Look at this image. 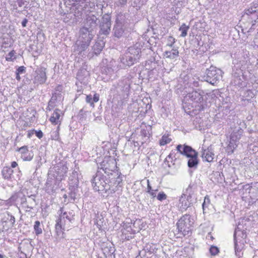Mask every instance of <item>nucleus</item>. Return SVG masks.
Listing matches in <instances>:
<instances>
[{"label": "nucleus", "mask_w": 258, "mask_h": 258, "mask_svg": "<svg viewBox=\"0 0 258 258\" xmlns=\"http://www.w3.org/2000/svg\"><path fill=\"white\" fill-rule=\"evenodd\" d=\"M17 3L19 7H21L24 4V2L22 0H18Z\"/></svg>", "instance_id": "53"}, {"label": "nucleus", "mask_w": 258, "mask_h": 258, "mask_svg": "<svg viewBox=\"0 0 258 258\" xmlns=\"http://www.w3.org/2000/svg\"><path fill=\"white\" fill-rule=\"evenodd\" d=\"M104 46V43L102 41H99L95 43L93 46L95 54H99Z\"/></svg>", "instance_id": "27"}, {"label": "nucleus", "mask_w": 258, "mask_h": 258, "mask_svg": "<svg viewBox=\"0 0 258 258\" xmlns=\"http://www.w3.org/2000/svg\"><path fill=\"white\" fill-rule=\"evenodd\" d=\"M92 186L95 190L97 191H107L110 185L106 182L105 177L100 173L96 174L92 180Z\"/></svg>", "instance_id": "7"}, {"label": "nucleus", "mask_w": 258, "mask_h": 258, "mask_svg": "<svg viewBox=\"0 0 258 258\" xmlns=\"http://www.w3.org/2000/svg\"><path fill=\"white\" fill-rule=\"evenodd\" d=\"M35 135L39 139H41L42 138L43 136V134L42 132L40 130L39 131H35Z\"/></svg>", "instance_id": "46"}, {"label": "nucleus", "mask_w": 258, "mask_h": 258, "mask_svg": "<svg viewBox=\"0 0 258 258\" xmlns=\"http://www.w3.org/2000/svg\"><path fill=\"white\" fill-rule=\"evenodd\" d=\"M55 173L53 175L55 176L58 181H61L66 176L68 171V167L63 162L57 163L53 168Z\"/></svg>", "instance_id": "10"}, {"label": "nucleus", "mask_w": 258, "mask_h": 258, "mask_svg": "<svg viewBox=\"0 0 258 258\" xmlns=\"http://www.w3.org/2000/svg\"><path fill=\"white\" fill-rule=\"evenodd\" d=\"M13 172V170L9 167H5L2 171L3 176L6 179H11Z\"/></svg>", "instance_id": "25"}, {"label": "nucleus", "mask_w": 258, "mask_h": 258, "mask_svg": "<svg viewBox=\"0 0 258 258\" xmlns=\"http://www.w3.org/2000/svg\"><path fill=\"white\" fill-rule=\"evenodd\" d=\"M27 22H28V20L26 19H24L22 22V26L24 27H26V24Z\"/></svg>", "instance_id": "52"}, {"label": "nucleus", "mask_w": 258, "mask_h": 258, "mask_svg": "<svg viewBox=\"0 0 258 258\" xmlns=\"http://www.w3.org/2000/svg\"><path fill=\"white\" fill-rule=\"evenodd\" d=\"M198 156L189 157L188 161V166L190 168H196L198 164V160L197 159Z\"/></svg>", "instance_id": "28"}, {"label": "nucleus", "mask_w": 258, "mask_h": 258, "mask_svg": "<svg viewBox=\"0 0 258 258\" xmlns=\"http://www.w3.org/2000/svg\"><path fill=\"white\" fill-rule=\"evenodd\" d=\"M238 142L239 141L234 140L232 138H229V140L227 143V146L225 147V151L228 154H231L234 152Z\"/></svg>", "instance_id": "21"}, {"label": "nucleus", "mask_w": 258, "mask_h": 258, "mask_svg": "<svg viewBox=\"0 0 258 258\" xmlns=\"http://www.w3.org/2000/svg\"><path fill=\"white\" fill-rule=\"evenodd\" d=\"M5 219V220L4 221V222L9 223L8 228H12L14 226L15 223V218L13 215L10 214L9 213H8L7 216H6L4 218L3 220H4Z\"/></svg>", "instance_id": "26"}, {"label": "nucleus", "mask_w": 258, "mask_h": 258, "mask_svg": "<svg viewBox=\"0 0 258 258\" xmlns=\"http://www.w3.org/2000/svg\"><path fill=\"white\" fill-rule=\"evenodd\" d=\"M89 3V5L91 4L92 5V7H94L95 6V5H94V4L93 3H92V4L90 3Z\"/></svg>", "instance_id": "58"}, {"label": "nucleus", "mask_w": 258, "mask_h": 258, "mask_svg": "<svg viewBox=\"0 0 258 258\" xmlns=\"http://www.w3.org/2000/svg\"><path fill=\"white\" fill-rule=\"evenodd\" d=\"M121 181H122L121 178L120 177L118 176L117 177L116 180L115 182V184H116V186H120L119 184L121 182Z\"/></svg>", "instance_id": "49"}, {"label": "nucleus", "mask_w": 258, "mask_h": 258, "mask_svg": "<svg viewBox=\"0 0 258 258\" xmlns=\"http://www.w3.org/2000/svg\"><path fill=\"white\" fill-rule=\"evenodd\" d=\"M4 256L1 254H0V258H4Z\"/></svg>", "instance_id": "59"}, {"label": "nucleus", "mask_w": 258, "mask_h": 258, "mask_svg": "<svg viewBox=\"0 0 258 258\" xmlns=\"http://www.w3.org/2000/svg\"><path fill=\"white\" fill-rule=\"evenodd\" d=\"M34 229L36 235H39L42 233V230L40 227V223L39 221L35 222Z\"/></svg>", "instance_id": "32"}, {"label": "nucleus", "mask_w": 258, "mask_h": 258, "mask_svg": "<svg viewBox=\"0 0 258 258\" xmlns=\"http://www.w3.org/2000/svg\"><path fill=\"white\" fill-rule=\"evenodd\" d=\"M234 237L235 255L240 258L243 255L242 251L246 243V234L244 230H241L239 227H237L235 230Z\"/></svg>", "instance_id": "4"}, {"label": "nucleus", "mask_w": 258, "mask_h": 258, "mask_svg": "<svg viewBox=\"0 0 258 258\" xmlns=\"http://www.w3.org/2000/svg\"><path fill=\"white\" fill-rule=\"evenodd\" d=\"M171 141V139L169 138L168 135H164L160 140V145L164 146Z\"/></svg>", "instance_id": "30"}, {"label": "nucleus", "mask_w": 258, "mask_h": 258, "mask_svg": "<svg viewBox=\"0 0 258 258\" xmlns=\"http://www.w3.org/2000/svg\"><path fill=\"white\" fill-rule=\"evenodd\" d=\"M178 55L179 51L176 48H173L171 51H165L163 54L164 57L170 59H175Z\"/></svg>", "instance_id": "23"}, {"label": "nucleus", "mask_w": 258, "mask_h": 258, "mask_svg": "<svg viewBox=\"0 0 258 258\" xmlns=\"http://www.w3.org/2000/svg\"><path fill=\"white\" fill-rule=\"evenodd\" d=\"M99 100V95L97 94H95L94 95L93 98H92V101L93 102H97Z\"/></svg>", "instance_id": "47"}, {"label": "nucleus", "mask_w": 258, "mask_h": 258, "mask_svg": "<svg viewBox=\"0 0 258 258\" xmlns=\"http://www.w3.org/2000/svg\"><path fill=\"white\" fill-rule=\"evenodd\" d=\"M59 212V215L60 216V220H61L60 222L63 219H66V220H68V223H69L71 220L70 213H68L67 212H64L63 209L62 208L60 209Z\"/></svg>", "instance_id": "29"}, {"label": "nucleus", "mask_w": 258, "mask_h": 258, "mask_svg": "<svg viewBox=\"0 0 258 258\" xmlns=\"http://www.w3.org/2000/svg\"><path fill=\"white\" fill-rule=\"evenodd\" d=\"M240 21L245 24L247 28L250 25L249 29H254L258 25V4H254L245 10Z\"/></svg>", "instance_id": "2"}, {"label": "nucleus", "mask_w": 258, "mask_h": 258, "mask_svg": "<svg viewBox=\"0 0 258 258\" xmlns=\"http://www.w3.org/2000/svg\"><path fill=\"white\" fill-rule=\"evenodd\" d=\"M20 74H18L17 73H16V79L17 80H20L21 79V77L19 75Z\"/></svg>", "instance_id": "55"}, {"label": "nucleus", "mask_w": 258, "mask_h": 258, "mask_svg": "<svg viewBox=\"0 0 258 258\" xmlns=\"http://www.w3.org/2000/svg\"><path fill=\"white\" fill-rule=\"evenodd\" d=\"M191 198L189 196H186L185 195L182 196L179 199V207L181 211H184L187 209L191 204L189 201V199Z\"/></svg>", "instance_id": "19"}, {"label": "nucleus", "mask_w": 258, "mask_h": 258, "mask_svg": "<svg viewBox=\"0 0 258 258\" xmlns=\"http://www.w3.org/2000/svg\"><path fill=\"white\" fill-rule=\"evenodd\" d=\"M18 166V164L16 162L13 161L11 163V167L12 168H15Z\"/></svg>", "instance_id": "54"}, {"label": "nucleus", "mask_w": 258, "mask_h": 258, "mask_svg": "<svg viewBox=\"0 0 258 258\" xmlns=\"http://www.w3.org/2000/svg\"><path fill=\"white\" fill-rule=\"evenodd\" d=\"M241 123V121L239 120V121H237L236 123H234L233 124L231 125L230 138L239 141L243 133V130L240 126Z\"/></svg>", "instance_id": "13"}, {"label": "nucleus", "mask_w": 258, "mask_h": 258, "mask_svg": "<svg viewBox=\"0 0 258 258\" xmlns=\"http://www.w3.org/2000/svg\"><path fill=\"white\" fill-rule=\"evenodd\" d=\"M98 18L94 15H91L87 17L84 27H88V29H93L97 26Z\"/></svg>", "instance_id": "20"}, {"label": "nucleus", "mask_w": 258, "mask_h": 258, "mask_svg": "<svg viewBox=\"0 0 258 258\" xmlns=\"http://www.w3.org/2000/svg\"><path fill=\"white\" fill-rule=\"evenodd\" d=\"M204 92L202 90L198 89V91H194L188 94V97L191 100L195 102H201L203 100V94Z\"/></svg>", "instance_id": "18"}, {"label": "nucleus", "mask_w": 258, "mask_h": 258, "mask_svg": "<svg viewBox=\"0 0 258 258\" xmlns=\"http://www.w3.org/2000/svg\"><path fill=\"white\" fill-rule=\"evenodd\" d=\"M193 222L191 221L190 216L185 214L180 218L176 223L178 231L183 235H188L191 231V227Z\"/></svg>", "instance_id": "6"}, {"label": "nucleus", "mask_w": 258, "mask_h": 258, "mask_svg": "<svg viewBox=\"0 0 258 258\" xmlns=\"http://www.w3.org/2000/svg\"><path fill=\"white\" fill-rule=\"evenodd\" d=\"M257 64H258V58H257Z\"/></svg>", "instance_id": "61"}, {"label": "nucleus", "mask_w": 258, "mask_h": 258, "mask_svg": "<svg viewBox=\"0 0 258 258\" xmlns=\"http://www.w3.org/2000/svg\"><path fill=\"white\" fill-rule=\"evenodd\" d=\"M209 250L210 253L212 255H215L217 254L219 252V248L215 246H211Z\"/></svg>", "instance_id": "36"}, {"label": "nucleus", "mask_w": 258, "mask_h": 258, "mask_svg": "<svg viewBox=\"0 0 258 258\" xmlns=\"http://www.w3.org/2000/svg\"><path fill=\"white\" fill-rule=\"evenodd\" d=\"M94 34L92 29L83 27L79 31V36L74 46V52L80 54L84 51L89 46Z\"/></svg>", "instance_id": "1"}, {"label": "nucleus", "mask_w": 258, "mask_h": 258, "mask_svg": "<svg viewBox=\"0 0 258 258\" xmlns=\"http://www.w3.org/2000/svg\"><path fill=\"white\" fill-rule=\"evenodd\" d=\"M210 200L208 196L205 197L204 201L202 205L204 211H205V208L206 207H208V205L210 204Z\"/></svg>", "instance_id": "38"}, {"label": "nucleus", "mask_w": 258, "mask_h": 258, "mask_svg": "<svg viewBox=\"0 0 258 258\" xmlns=\"http://www.w3.org/2000/svg\"><path fill=\"white\" fill-rule=\"evenodd\" d=\"M86 101L90 103L91 106L92 107H94V102L92 101V98L91 95H87L86 98Z\"/></svg>", "instance_id": "43"}, {"label": "nucleus", "mask_w": 258, "mask_h": 258, "mask_svg": "<svg viewBox=\"0 0 258 258\" xmlns=\"http://www.w3.org/2000/svg\"><path fill=\"white\" fill-rule=\"evenodd\" d=\"M107 75H108L110 77H111L114 73L113 70L111 68H107V70L105 71Z\"/></svg>", "instance_id": "45"}, {"label": "nucleus", "mask_w": 258, "mask_h": 258, "mask_svg": "<svg viewBox=\"0 0 258 258\" xmlns=\"http://www.w3.org/2000/svg\"><path fill=\"white\" fill-rule=\"evenodd\" d=\"M19 151L21 154V158L23 157V156L25 154V153L26 152L29 151L27 146H23V147L20 148L19 149Z\"/></svg>", "instance_id": "42"}, {"label": "nucleus", "mask_w": 258, "mask_h": 258, "mask_svg": "<svg viewBox=\"0 0 258 258\" xmlns=\"http://www.w3.org/2000/svg\"><path fill=\"white\" fill-rule=\"evenodd\" d=\"M147 192L150 191L152 190V187L151 186L150 184L149 180L148 179L147 181Z\"/></svg>", "instance_id": "51"}, {"label": "nucleus", "mask_w": 258, "mask_h": 258, "mask_svg": "<svg viewBox=\"0 0 258 258\" xmlns=\"http://www.w3.org/2000/svg\"><path fill=\"white\" fill-rule=\"evenodd\" d=\"M25 72V68L23 66L19 67L16 71L18 74H22Z\"/></svg>", "instance_id": "44"}, {"label": "nucleus", "mask_w": 258, "mask_h": 258, "mask_svg": "<svg viewBox=\"0 0 258 258\" xmlns=\"http://www.w3.org/2000/svg\"><path fill=\"white\" fill-rule=\"evenodd\" d=\"M188 29V26H187L185 24H182V25L179 28V31L181 32L180 36L182 37L186 36Z\"/></svg>", "instance_id": "34"}, {"label": "nucleus", "mask_w": 258, "mask_h": 258, "mask_svg": "<svg viewBox=\"0 0 258 258\" xmlns=\"http://www.w3.org/2000/svg\"><path fill=\"white\" fill-rule=\"evenodd\" d=\"M222 74L223 72L220 69L211 66L206 70L205 74L202 77V80L214 85L222 78Z\"/></svg>", "instance_id": "5"}, {"label": "nucleus", "mask_w": 258, "mask_h": 258, "mask_svg": "<svg viewBox=\"0 0 258 258\" xmlns=\"http://www.w3.org/2000/svg\"><path fill=\"white\" fill-rule=\"evenodd\" d=\"M60 220V216H59V218L56 221V224L64 227L65 225L68 223V220H66V219H63V220H61V222Z\"/></svg>", "instance_id": "40"}, {"label": "nucleus", "mask_w": 258, "mask_h": 258, "mask_svg": "<svg viewBox=\"0 0 258 258\" xmlns=\"http://www.w3.org/2000/svg\"><path fill=\"white\" fill-rule=\"evenodd\" d=\"M167 198V196L164 192H160L157 196V199L160 201L165 200Z\"/></svg>", "instance_id": "39"}, {"label": "nucleus", "mask_w": 258, "mask_h": 258, "mask_svg": "<svg viewBox=\"0 0 258 258\" xmlns=\"http://www.w3.org/2000/svg\"><path fill=\"white\" fill-rule=\"evenodd\" d=\"M251 190H256V189L254 188H252Z\"/></svg>", "instance_id": "60"}, {"label": "nucleus", "mask_w": 258, "mask_h": 258, "mask_svg": "<svg viewBox=\"0 0 258 258\" xmlns=\"http://www.w3.org/2000/svg\"><path fill=\"white\" fill-rule=\"evenodd\" d=\"M141 52V48L137 46L129 47L127 51L120 57L123 67H130L136 62L140 58Z\"/></svg>", "instance_id": "3"}, {"label": "nucleus", "mask_w": 258, "mask_h": 258, "mask_svg": "<svg viewBox=\"0 0 258 258\" xmlns=\"http://www.w3.org/2000/svg\"><path fill=\"white\" fill-rule=\"evenodd\" d=\"M109 252L111 253H113L114 252V247H110V249L109 250Z\"/></svg>", "instance_id": "56"}, {"label": "nucleus", "mask_w": 258, "mask_h": 258, "mask_svg": "<svg viewBox=\"0 0 258 258\" xmlns=\"http://www.w3.org/2000/svg\"><path fill=\"white\" fill-rule=\"evenodd\" d=\"M103 220L102 218L98 217L95 221V224L97 226L99 229H101L103 226Z\"/></svg>", "instance_id": "35"}, {"label": "nucleus", "mask_w": 258, "mask_h": 258, "mask_svg": "<svg viewBox=\"0 0 258 258\" xmlns=\"http://www.w3.org/2000/svg\"><path fill=\"white\" fill-rule=\"evenodd\" d=\"M195 86H198V82H194V83Z\"/></svg>", "instance_id": "57"}, {"label": "nucleus", "mask_w": 258, "mask_h": 258, "mask_svg": "<svg viewBox=\"0 0 258 258\" xmlns=\"http://www.w3.org/2000/svg\"><path fill=\"white\" fill-rule=\"evenodd\" d=\"M253 44L255 46L258 47V33L255 35V36L253 39Z\"/></svg>", "instance_id": "48"}, {"label": "nucleus", "mask_w": 258, "mask_h": 258, "mask_svg": "<svg viewBox=\"0 0 258 258\" xmlns=\"http://www.w3.org/2000/svg\"><path fill=\"white\" fill-rule=\"evenodd\" d=\"M110 20L111 17L109 14H106L103 16L100 24V33L101 34L106 35L109 33L111 27Z\"/></svg>", "instance_id": "9"}, {"label": "nucleus", "mask_w": 258, "mask_h": 258, "mask_svg": "<svg viewBox=\"0 0 258 258\" xmlns=\"http://www.w3.org/2000/svg\"><path fill=\"white\" fill-rule=\"evenodd\" d=\"M214 154L211 147L204 150L202 154V158L203 161L208 162H212L214 159Z\"/></svg>", "instance_id": "17"}, {"label": "nucleus", "mask_w": 258, "mask_h": 258, "mask_svg": "<svg viewBox=\"0 0 258 258\" xmlns=\"http://www.w3.org/2000/svg\"><path fill=\"white\" fill-rule=\"evenodd\" d=\"M175 42V39L172 36H169L167 38V46L172 47Z\"/></svg>", "instance_id": "37"}, {"label": "nucleus", "mask_w": 258, "mask_h": 258, "mask_svg": "<svg viewBox=\"0 0 258 258\" xmlns=\"http://www.w3.org/2000/svg\"><path fill=\"white\" fill-rule=\"evenodd\" d=\"M64 230V227L59 225L58 224H55V232L56 234V238L60 240V239L64 238V232L63 230Z\"/></svg>", "instance_id": "24"}, {"label": "nucleus", "mask_w": 258, "mask_h": 258, "mask_svg": "<svg viewBox=\"0 0 258 258\" xmlns=\"http://www.w3.org/2000/svg\"><path fill=\"white\" fill-rule=\"evenodd\" d=\"M116 164V161L114 158L108 157L102 161L101 164V168L105 173L109 174L110 171L115 170L117 167Z\"/></svg>", "instance_id": "11"}, {"label": "nucleus", "mask_w": 258, "mask_h": 258, "mask_svg": "<svg viewBox=\"0 0 258 258\" xmlns=\"http://www.w3.org/2000/svg\"><path fill=\"white\" fill-rule=\"evenodd\" d=\"M61 181H58L53 175L48 174L45 184V188L47 192H53L59 186Z\"/></svg>", "instance_id": "12"}, {"label": "nucleus", "mask_w": 258, "mask_h": 258, "mask_svg": "<svg viewBox=\"0 0 258 258\" xmlns=\"http://www.w3.org/2000/svg\"><path fill=\"white\" fill-rule=\"evenodd\" d=\"M34 154L32 151L26 152L22 157L24 161H31L33 158Z\"/></svg>", "instance_id": "31"}, {"label": "nucleus", "mask_w": 258, "mask_h": 258, "mask_svg": "<svg viewBox=\"0 0 258 258\" xmlns=\"http://www.w3.org/2000/svg\"><path fill=\"white\" fill-rule=\"evenodd\" d=\"M61 111L60 110L58 109H55L49 118L50 121L53 124H60L61 122Z\"/></svg>", "instance_id": "22"}, {"label": "nucleus", "mask_w": 258, "mask_h": 258, "mask_svg": "<svg viewBox=\"0 0 258 258\" xmlns=\"http://www.w3.org/2000/svg\"><path fill=\"white\" fill-rule=\"evenodd\" d=\"M255 68V64L251 62L250 59L246 60L245 62L241 65V70L243 71V74H246L247 72L250 75L253 74Z\"/></svg>", "instance_id": "16"}, {"label": "nucleus", "mask_w": 258, "mask_h": 258, "mask_svg": "<svg viewBox=\"0 0 258 258\" xmlns=\"http://www.w3.org/2000/svg\"><path fill=\"white\" fill-rule=\"evenodd\" d=\"M156 190H152L150 191H149L148 192L153 198H155L156 196Z\"/></svg>", "instance_id": "50"}, {"label": "nucleus", "mask_w": 258, "mask_h": 258, "mask_svg": "<svg viewBox=\"0 0 258 258\" xmlns=\"http://www.w3.org/2000/svg\"><path fill=\"white\" fill-rule=\"evenodd\" d=\"M124 18V16L122 14H119L116 16L113 31L114 36L117 38H120L123 34L124 29L123 26Z\"/></svg>", "instance_id": "8"}, {"label": "nucleus", "mask_w": 258, "mask_h": 258, "mask_svg": "<svg viewBox=\"0 0 258 258\" xmlns=\"http://www.w3.org/2000/svg\"><path fill=\"white\" fill-rule=\"evenodd\" d=\"M16 52L14 50H12L8 53V55L6 57V60L8 61H14L16 58Z\"/></svg>", "instance_id": "33"}, {"label": "nucleus", "mask_w": 258, "mask_h": 258, "mask_svg": "<svg viewBox=\"0 0 258 258\" xmlns=\"http://www.w3.org/2000/svg\"><path fill=\"white\" fill-rule=\"evenodd\" d=\"M36 75L33 80V83L35 84L39 85L44 83L46 80L45 69L40 68L35 71Z\"/></svg>", "instance_id": "14"}, {"label": "nucleus", "mask_w": 258, "mask_h": 258, "mask_svg": "<svg viewBox=\"0 0 258 258\" xmlns=\"http://www.w3.org/2000/svg\"><path fill=\"white\" fill-rule=\"evenodd\" d=\"M176 149L181 154L188 158L198 156V153L190 146L187 145L182 146L181 145H179L177 146Z\"/></svg>", "instance_id": "15"}, {"label": "nucleus", "mask_w": 258, "mask_h": 258, "mask_svg": "<svg viewBox=\"0 0 258 258\" xmlns=\"http://www.w3.org/2000/svg\"><path fill=\"white\" fill-rule=\"evenodd\" d=\"M127 0H115V4L117 6H124L127 3Z\"/></svg>", "instance_id": "41"}]
</instances>
